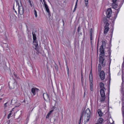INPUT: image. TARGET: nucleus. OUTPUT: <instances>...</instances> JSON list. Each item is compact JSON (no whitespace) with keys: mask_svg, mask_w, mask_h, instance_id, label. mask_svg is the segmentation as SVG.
<instances>
[{"mask_svg":"<svg viewBox=\"0 0 124 124\" xmlns=\"http://www.w3.org/2000/svg\"><path fill=\"white\" fill-rule=\"evenodd\" d=\"M89 33L90 34H92L93 33V29L92 28H91L90 30L89 31Z\"/></svg>","mask_w":124,"mask_h":124,"instance_id":"40","label":"nucleus"},{"mask_svg":"<svg viewBox=\"0 0 124 124\" xmlns=\"http://www.w3.org/2000/svg\"><path fill=\"white\" fill-rule=\"evenodd\" d=\"M43 96L44 99L46 101L48 100H50V98H49L48 95L47 93H44L43 94Z\"/></svg>","mask_w":124,"mask_h":124,"instance_id":"14","label":"nucleus"},{"mask_svg":"<svg viewBox=\"0 0 124 124\" xmlns=\"http://www.w3.org/2000/svg\"><path fill=\"white\" fill-rule=\"evenodd\" d=\"M82 118L80 117V119L78 122V124H80L81 122V119Z\"/></svg>","mask_w":124,"mask_h":124,"instance_id":"48","label":"nucleus"},{"mask_svg":"<svg viewBox=\"0 0 124 124\" xmlns=\"http://www.w3.org/2000/svg\"><path fill=\"white\" fill-rule=\"evenodd\" d=\"M55 109V107H54L53 106V107L52 108V110H53V111Z\"/></svg>","mask_w":124,"mask_h":124,"instance_id":"60","label":"nucleus"},{"mask_svg":"<svg viewBox=\"0 0 124 124\" xmlns=\"http://www.w3.org/2000/svg\"><path fill=\"white\" fill-rule=\"evenodd\" d=\"M123 124H124V118H123Z\"/></svg>","mask_w":124,"mask_h":124,"instance_id":"64","label":"nucleus"},{"mask_svg":"<svg viewBox=\"0 0 124 124\" xmlns=\"http://www.w3.org/2000/svg\"><path fill=\"white\" fill-rule=\"evenodd\" d=\"M78 0H77V1L76 2V5H75V7H76V8H77V4L78 2Z\"/></svg>","mask_w":124,"mask_h":124,"instance_id":"54","label":"nucleus"},{"mask_svg":"<svg viewBox=\"0 0 124 124\" xmlns=\"http://www.w3.org/2000/svg\"><path fill=\"white\" fill-rule=\"evenodd\" d=\"M12 115V113H10L8 115V119H9L10 117V116Z\"/></svg>","mask_w":124,"mask_h":124,"instance_id":"43","label":"nucleus"},{"mask_svg":"<svg viewBox=\"0 0 124 124\" xmlns=\"http://www.w3.org/2000/svg\"><path fill=\"white\" fill-rule=\"evenodd\" d=\"M66 62V65L67 66V72L68 75L69 76V69L68 68V65H67V62Z\"/></svg>","mask_w":124,"mask_h":124,"instance_id":"28","label":"nucleus"},{"mask_svg":"<svg viewBox=\"0 0 124 124\" xmlns=\"http://www.w3.org/2000/svg\"><path fill=\"white\" fill-rule=\"evenodd\" d=\"M16 17V16L13 14H11L10 16V19L11 21L13 20Z\"/></svg>","mask_w":124,"mask_h":124,"instance_id":"24","label":"nucleus"},{"mask_svg":"<svg viewBox=\"0 0 124 124\" xmlns=\"http://www.w3.org/2000/svg\"><path fill=\"white\" fill-rule=\"evenodd\" d=\"M106 99V97L105 96H103L101 97L100 98V101L102 103L104 102V101H105Z\"/></svg>","mask_w":124,"mask_h":124,"instance_id":"20","label":"nucleus"},{"mask_svg":"<svg viewBox=\"0 0 124 124\" xmlns=\"http://www.w3.org/2000/svg\"><path fill=\"white\" fill-rule=\"evenodd\" d=\"M93 35L92 34H90V40H91V43L92 42V41L93 40Z\"/></svg>","mask_w":124,"mask_h":124,"instance_id":"36","label":"nucleus"},{"mask_svg":"<svg viewBox=\"0 0 124 124\" xmlns=\"http://www.w3.org/2000/svg\"><path fill=\"white\" fill-rule=\"evenodd\" d=\"M108 73L109 74V76H108V78H109V81H108L107 83L108 84V93H107L106 94L108 95V102H109V92H110V81L111 80V78H110V66H109V70H108Z\"/></svg>","mask_w":124,"mask_h":124,"instance_id":"2","label":"nucleus"},{"mask_svg":"<svg viewBox=\"0 0 124 124\" xmlns=\"http://www.w3.org/2000/svg\"><path fill=\"white\" fill-rule=\"evenodd\" d=\"M101 58H99V61L100 64H98V70L99 71H101V64L103 67H104L106 65V62L104 61L105 58H103L102 57H101Z\"/></svg>","mask_w":124,"mask_h":124,"instance_id":"1","label":"nucleus"},{"mask_svg":"<svg viewBox=\"0 0 124 124\" xmlns=\"http://www.w3.org/2000/svg\"><path fill=\"white\" fill-rule=\"evenodd\" d=\"M16 100L13 99L11 100V104L12 105L16 103Z\"/></svg>","mask_w":124,"mask_h":124,"instance_id":"22","label":"nucleus"},{"mask_svg":"<svg viewBox=\"0 0 124 124\" xmlns=\"http://www.w3.org/2000/svg\"><path fill=\"white\" fill-rule=\"evenodd\" d=\"M43 2H44V5L47 4L46 2V1H45V0H43Z\"/></svg>","mask_w":124,"mask_h":124,"instance_id":"56","label":"nucleus"},{"mask_svg":"<svg viewBox=\"0 0 124 124\" xmlns=\"http://www.w3.org/2000/svg\"><path fill=\"white\" fill-rule=\"evenodd\" d=\"M102 45L100 47L99 49V50H103V49H104V48H103V46H106V42L104 40H102Z\"/></svg>","mask_w":124,"mask_h":124,"instance_id":"15","label":"nucleus"},{"mask_svg":"<svg viewBox=\"0 0 124 124\" xmlns=\"http://www.w3.org/2000/svg\"><path fill=\"white\" fill-rule=\"evenodd\" d=\"M109 28L108 27L105 28L104 32V33L106 35L107 33L109 30Z\"/></svg>","mask_w":124,"mask_h":124,"instance_id":"23","label":"nucleus"},{"mask_svg":"<svg viewBox=\"0 0 124 124\" xmlns=\"http://www.w3.org/2000/svg\"><path fill=\"white\" fill-rule=\"evenodd\" d=\"M53 110H51L49 111V112L48 113L50 115L51 113L53 112Z\"/></svg>","mask_w":124,"mask_h":124,"instance_id":"58","label":"nucleus"},{"mask_svg":"<svg viewBox=\"0 0 124 124\" xmlns=\"http://www.w3.org/2000/svg\"><path fill=\"white\" fill-rule=\"evenodd\" d=\"M97 111L99 116L100 117L103 114V113L102 112L101 110L100 109H99Z\"/></svg>","mask_w":124,"mask_h":124,"instance_id":"19","label":"nucleus"},{"mask_svg":"<svg viewBox=\"0 0 124 124\" xmlns=\"http://www.w3.org/2000/svg\"><path fill=\"white\" fill-rule=\"evenodd\" d=\"M124 2V0H121V2H120V4H119V8H118V9H117V13L116 14H117H117L119 12V9L122 6V5L123 4Z\"/></svg>","mask_w":124,"mask_h":124,"instance_id":"18","label":"nucleus"},{"mask_svg":"<svg viewBox=\"0 0 124 124\" xmlns=\"http://www.w3.org/2000/svg\"><path fill=\"white\" fill-rule=\"evenodd\" d=\"M83 33H84V38L83 39H84L85 38V32L83 31Z\"/></svg>","mask_w":124,"mask_h":124,"instance_id":"63","label":"nucleus"},{"mask_svg":"<svg viewBox=\"0 0 124 124\" xmlns=\"http://www.w3.org/2000/svg\"><path fill=\"white\" fill-rule=\"evenodd\" d=\"M100 87L101 88H103V89H104L105 90H106V89L104 87V84L102 82H101L100 83Z\"/></svg>","mask_w":124,"mask_h":124,"instance_id":"21","label":"nucleus"},{"mask_svg":"<svg viewBox=\"0 0 124 124\" xmlns=\"http://www.w3.org/2000/svg\"><path fill=\"white\" fill-rule=\"evenodd\" d=\"M105 73L103 70L101 71L100 75V77L101 80H103L105 78Z\"/></svg>","mask_w":124,"mask_h":124,"instance_id":"8","label":"nucleus"},{"mask_svg":"<svg viewBox=\"0 0 124 124\" xmlns=\"http://www.w3.org/2000/svg\"><path fill=\"white\" fill-rule=\"evenodd\" d=\"M55 67L56 69V71H58V65L55 64Z\"/></svg>","mask_w":124,"mask_h":124,"instance_id":"33","label":"nucleus"},{"mask_svg":"<svg viewBox=\"0 0 124 124\" xmlns=\"http://www.w3.org/2000/svg\"><path fill=\"white\" fill-rule=\"evenodd\" d=\"M105 24H106L105 25L104 28H106L108 26H109V24L108 23V22H107L106 23H104Z\"/></svg>","mask_w":124,"mask_h":124,"instance_id":"31","label":"nucleus"},{"mask_svg":"<svg viewBox=\"0 0 124 124\" xmlns=\"http://www.w3.org/2000/svg\"><path fill=\"white\" fill-rule=\"evenodd\" d=\"M34 14L35 16V17H37V12L35 9H34Z\"/></svg>","mask_w":124,"mask_h":124,"instance_id":"30","label":"nucleus"},{"mask_svg":"<svg viewBox=\"0 0 124 124\" xmlns=\"http://www.w3.org/2000/svg\"><path fill=\"white\" fill-rule=\"evenodd\" d=\"M87 118L86 119V120L85 121V122H87L89 121L90 118V116H86Z\"/></svg>","mask_w":124,"mask_h":124,"instance_id":"27","label":"nucleus"},{"mask_svg":"<svg viewBox=\"0 0 124 124\" xmlns=\"http://www.w3.org/2000/svg\"><path fill=\"white\" fill-rule=\"evenodd\" d=\"M62 22L63 23V26H64V25L65 23H64V21L63 20V19H62Z\"/></svg>","mask_w":124,"mask_h":124,"instance_id":"59","label":"nucleus"},{"mask_svg":"<svg viewBox=\"0 0 124 124\" xmlns=\"http://www.w3.org/2000/svg\"><path fill=\"white\" fill-rule=\"evenodd\" d=\"M84 113H83L82 112L81 113V115L80 116V117L82 118L83 117Z\"/></svg>","mask_w":124,"mask_h":124,"instance_id":"38","label":"nucleus"},{"mask_svg":"<svg viewBox=\"0 0 124 124\" xmlns=\"http://www.w3.org/2000/svg\"><path fill=\"white\" fill-rule=\"evenodd\" d=\"M19 13L21 15H22L23 13V7L21 6L18 7Z\"/></svg>","mask_w":124,"mask_h":124,"instance_id":"10","label":"nucleus"},{"mask_svg":"<svg viewBox=\"0 0 124 124\" xmlns=\"http://www.w3.org/2000/svg\"><path fill=\"white\" fill-rule=\"evenodd\" d=\"M111 41H110V42L109 43V47L108 48V56L109 57L108 58H109V66H110V63L111 62V59L110 58V55L111 54V49L110 48L111 47Z\"/></svg>","mask_w":124,"mask_h":124,"instance_id":"3","label":"nucleus"},{"mask_svg":"<svg viewBox=\"0 0 124 124\" xmlns=\"http://www.w3.org/2000/svg\"><path fill=\"white\" fill-rule=\"evenodd\" d=\"M39 90V89L35 87L32 88L31 90V92L34 96L35 95L36 93L38 92Z\"/></svg>","mask_w":124,"mask_h":124,"instance_id":"7","label":"nucleus"},{"mask_svg":"<svg viewBox=\"0 0 124 124\" xmlns=\"http://www.w3.org/2000/svg\"><path fill=\"white\" fill-rule=\"evenodd\" d=\"M50 114H48V113L47 114V115H46V118H48V117H49V115H50Z\"/></svg>","mask_w":124,"mask_h":124,"instance_id":"52","label":"nucleus"},{"mask_svg":"<svg viewBox=\"0 0 124 124\" xmlns=\"http://www.w3.org/2000/svg\"><path fill=\"white\" fill-rule=\"evenodd\" d=\"M121 0L120 1V2L118 1L117 2V4H116L115 3H113L112 4V8H118V4H120V2H121Z\"/></svg>","mask_w":124,"mask_h":124,"instance_id":"9","label":"nucleus"},{"mask_svg":"<svg viewBox=\"0 0 124 124\" xmlns=\"http://www.w3.org/2000/svg\"><path fill=\"white\" fill-rule=\"evenodd\" d=\"M122 115L123 118H124V110L122 109Z\"/></svg>","mask_w":124,"mask_h":124,"instance_id":"49","label":"nucleus"},{"mask_svg":"<svg viewBox=\"0 0 124 124\" xmlns=\"http://www.w3.org/2000/svg\"><path fill=\"white\" fill-rule=\"evenodd\" d=\"M104 120L102 118H100L98 120V122L99 123L101 124L103 122Z\"/></svg>","mask_w":124,"mask_h":124,"instance_id":"25","label":"nucleus"},{"mask_svg":"<svg viewBox=\"0 0 124 124\" xmlns=\"http://www.w3.org/2000/svg\"><path fill=\"white\" fill-rule=\"evenodd\" d=\"M8 102H7L5 103L4 104V106L5 107H7V104Z\"/></svg>","mask_w":124,"mask_h":124,"instance_id":"51","label":"nucleus"},{"mask_svg":"<svg viewBox=\"0 0 124 124\" xmlns=\"http://www.w3.org/2000/svg\"><path fill=\"white\" fill-rule=\"evenodd\" d=\"M32 35H33V43H36L37 41V37L36 36V34L33 31L32 32Z\"/></svg>","mask_w":124,"mask_h":124,"instance_id":"13","label":"nucleus"},{"mask_svg":"<svg viewBox=\"0 0 124 124\" xmlns=\"http://www.w3.org/2000/svg\"><path fill=\"white\" fill-rule=\"evenodd\" d=\"M124 88H123V86L121 88V93H122L123 94V95L124 93V91H123Z\"/></svg>","mask_w":124,"mask_h":124,"instance_id":"34","label":"nucleus"},{"mask_svg":"<svg viewBox=\"0 0 124 124\" xmlns=\"http://www.w3.org/2000/svg\"><path fill=\"white\" fill-rule=\"evenodd\" d=\"M88 0H85V3L86 6H87V5H88Z\"/></svg>","mask_w":124,"mask_h":124,"instance_id":"39","label":"nucleus"},{"mask_svg":"<svg viewBox=\"0 0 124 124\" xmlns=\"http://www.w3.org/2000/svg\"><path fill=\"white\" fill-rule=\"evenodd\" d=\"M122 109H123V107H124V102H123V99H122Z\"/></svg>","mask_w":124,"mask_h":124,"instance_id":"42","label":"nucleus"},{"mask_svg":"<svg viewBox=\"0 0 124 124\" xmlns=\"http://www.w3.org/2000/svg\"><path fill=\"white\" fill-rule=\"evenodd\" d=\"M16 3L17 5H18V7H20V6H19V4L18 0H16Z\"/></svg>","mask_w":124,"mask_h":124,"instance_id":"44","label":"nucleus"},{"mask_svg":"<svg viewBox=\"0 0 124 124\" xmlns=\"http://www.w3.org/2000/svg\"><path fill=\"white\" fill-rule=\"evenodd\" d=\"M103 19L104 23L107 22L108 20L106 18L104 17L103 18Z\"/></svg>","mask_w":124,"mask_h":124,"instance_id":"29","label":"nucleus"},{"mask_svg":"<svg viewBox=\"0 0 124 124\" xmlns=\"http://www.w3.org/2000/svg\"><path fill=\"white\" fill-rule=\"evenodd\" d=\"M100 93L101 97L103 96H105V91L103 89L101 88L100 90Z\"/></svg>","mask_w":124,"mask_h":124,"instance_id":"16","label":"nucleus"},{"mask_svg":"<svg viewBox=\"0 0 124 124\" xmlns=\"http://www.w3.org/2000/svg\"><path fill=\"white\" fill-rule=\"evenodd\" d=\"M57 123V121L55 119H54V124H56Z\"/></svg>","mask_w":124,"mask_h":124,"instance_id":"41","label":"nucleus"},{"mask_svg":"<svg viewBox=\"0 0 124 124\" xmlns=\"http://www.w3.org/2000/svg\"><path fill=\"white\" fill-rule=\"evenodd\" d=\"M44 6L45 7V8L46 9V10L47 12L48 13V15L50 16L51 15V13L50 12L49 8L48 6L46 4L45 5H44Z\"/></svg>","mask_w":124,"mask_h":124,"instance_id":"17","label":"nucleus"},{"mask_svg":"<svg viewBox=\"0 0 124 124\" xmlns=\"http://www.w3.org/2000/svg\"><path fill=\"white\" fill-rule=\"evenodd\" d=\"M20 116H19V117L16 119V120L18 122H19L20 121Z\"/></svg>","mask_w":124,"mask_h":124,"instance_id":"35","label":"nucleus"},{"mask_svg":"<svg viewBox=\"0 0 124 124\" xmlns=\"http://www.w3.org/2000/svg\"><path fill=\"white\" fill-rule=\"evenodd\" d=\"M110 35H111V38L110 39V41H111L112 40V37L113 34H111Z\"/></svg>","mask_w":124,"mask_h":124,"instance_id":"57","label":"nucleus"},{"mask_svg":"<svg viewBox=\"0 0 124 124\" xmlns=\"http://www.w3.org/2000/svg\"><path fill=\"white\" fill-rule=\"evenodd\" d=\"M117 14H114V20H115L116 19L117 17Z\"/></svg>","mask_w":124,"mask_h":124,"instance_id":"50","label":"nucleus"},{"mask_svg":"<svg viewBox=\"0 0 124 124\" xmlns=\"http://www.w3.org/2000/svg\"><path fill=\"white\" fill-rule=\"evenodd\" d=\"M82 118L80 117V119L78 122V124H80L81 122V119Z\"/></svg>","mask_w":124,"mask_h":124,"instance_id":"47","label":"nucleus"},{"mask_svg":"<svg viewBox=\"0 0 124 124\" xmlns=\"http://www.w3.org/2000/svg\"><path fill=\"white\" fill-rule=\"evenodd\" d=\"M117 0H112V1L113 3H115L116 2Z\"/></svg>","mask_w":124,"mask_h":124,"instance_id":"62","label":"nucleus"},{"mask_svg":"<svg viewBox=\"0 0 124 124\" xmlns=\"http://www.w3.org/2000/svg\"><path fill=\"white\" fill-rule=\"evenodd\" d=\"M38 41L37 40V41L36 43H33L34 45L37 48L38 47Z\"/></svg>","mask_w":124,"mask_h":124,"instance_id":"26","label":"nucleus"},{"mask_svg":"<svg viewBox=\"0 0 124 124\" xmlns=\"http://www.w3.org/2000/svg\"><path fill=\"white\" fill-rule=\"evenodd\" d=\"M99 50L101 54H100L99 58H101V57H102L103 58H105L104 57L105 56H106V57H107V56H106L105 55L104 49H103V50Z\"/></svg>","mask_w":124,"mask_h":124,"instance_id":"4","label":"nucleus"},{"mask_svg":"<svg viewBox=\"0 0 124 124\" xmlns=\"http://www.w3.org/2000/svg\"><path fill=\"white\" fill-rule=\"evenodd\" d=\"M82 118L80 117V119L78 122V124H80L81 122V119Z\"/></svg>","mask_w":124,"mask_h":124,"instance_id":"46","label":"nucleus"},{"mask_svg":"<svg viewBox=\"0 0 124 124\" xmlns=\"http://www.w3.org/2000/svg\"><path fill=\"white\" fill-rule=\"evenodd\" d=\"M29 2L30 3V6H31V7H32V5L31 3V0L29 1Z\"/></svg>","mask_w":124,"mask_h":124,"instance_id":"53","label":"nucleus"},{"mask_svg":"<svg viewBox=\"0 0 124 124\" xmlns=\"http://www.w3.org/2000/svg\"><path fill=\"white\" fill-rule=\"evenodd\" d=\"M14 76L15 77V78L14 79H16L17 81V80H18V79H19V78L17 77V75L16 74H15L14 73Z\"/></svg>","mask_w":124,"mask_h":124,"instance_id":"32","label":"nucleus"},{"mask_svg":"<svg viewBox=\"0 0 124 124\" xmlns=\"http://www.w3.org/2000/svg\"><path fill=\"white\" fill-rule=\"evenodd\" d=\"M85 108L84 107L82 108V112H81L83 113H85Z\"/></svg>","mask_w":124,"mask_h":124,"instance_id":"45","label":"nucleus"},{"mask_svg":"<svg viewBox=\"0 0 124 124\" xmlns=\"http://www.w3.org/2000/svg\"><path fill=\"white\" fill-rule=\"evenodd\" d=\"M91 112L89 108H87L85 112V116H90Z\"/></svg>","mask_w":124,"mask_h":124,"instance_id":"12","label":"nucleus"},{"mask_svg":"<svg viewBox=\"0 0 124 124\" xmlns=\"http://www.w3.org/2000/svg\"><path fill=\"white\" fill-rule=\"evenodd\" d=\"M123 59L124 60V61L123 63V64H122V68H123L124 67V57L123 58Z\"/></svg>","mask_w":124,"mask_h":124,"instance_id":"61","label":"nucleus"},{"mask_svg":"<svg viewBox=\"0 0 124 124\" xmlns=\"http://www.w3.org/2000/svg\"><path fill=\"white\" fill-rule=\"evenodd\" d=\"M14 79L15 82L12 85H11L10 86V87L11 89H14L16 86L17 83L16 79Z\"/></svg>","mask_w":124,"mask_h":124,"instance_id":"11","label":"nucleus"},{"mask_svg":"<svg viewBox=\"0 0 124 124\" xmlns=\"http://www.w3.org/2000/svg\"><path fill=\"white\" fill-rule=\"evenodd\" d=\"M81 29L80 28V26L79 25L77 29V31L78 34L79 32L81 30Z\"/></svg>","mask_w":124,"mask_h":124,"instance_id":"37","label":"nucleus"},{"mask_svg":"<svg viewBox=\"0 0 124 124\" xmlns=\"http://www.w3.org/2000/svg\"><path fill=\"white\" fill-rule=\"evenodd\" d=\"M10 120H8L7 122V124H9L10 123Z\"/></svg>","mask_w":124,"mask_h":124,"instance_id":"55","label":"nucleus"},{"mask_svg":"<svg viewBox=\"0 0 124 124\" xmlns=\"http://www.w3.org/2000/svg\"><path fill=\"white\" fill-rule=\"evenodd\" d=\"M112 13L111 9V8H108L107 9L106 12L107 17L108 18L110 17Z\"/></svg>","mask_w":124,"mask_h":124,"instance_id":"5","label":"nucleus"},{"mask_svg":"<svg viewBox=\"0 0 124 124\" xmlns=\"http://www.w3.org/2000/svg\"><path fill=\"white\" fill-rule=\"evenodd\" d=\"M91 74L92 76V79L91 80L90 79V90L91 91H93V78H92V73L91 72V71L90 73V75Z\"/></svg>","mask_w":124,"mask_h":124,"instance_id":"6","label":"nucleus"}]
</instances>
